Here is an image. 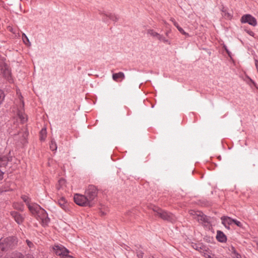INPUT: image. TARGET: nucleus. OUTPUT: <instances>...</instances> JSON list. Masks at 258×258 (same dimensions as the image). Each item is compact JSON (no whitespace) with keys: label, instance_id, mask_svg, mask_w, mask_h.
<instances>
[{"label":"nucleus","instance_id":"1","mask_svg":"<svg viewBox=\"0 0 258 258\" xmlns=\"http://www.w3.org/2000/svg\"><path fill=\"white\" fill-rule=\"evenodd\" d=\"M31 213L36 217L37 219L40 221L43 226H46L50 221L46 211L38 204L30 208Z\"/></svg>","mask_w":258,"mask_h":258},{"label":"nucleus","instance_id":"2","mask_svg":"<svg viewBox=\"0 0 258 258\" xmlns=\"http://www.w3.org/2000/svg\"><path fill=\"white\" fill-rule=\"evenodd\" d=\"M17 244V238L10 236L4 239H0V257L10 249L13 248Z\"/></svg>","mask_w":258,"mask_h":258},{"label":"nucleus","instance_id":"3","mask_svg":"<svg viewBox=\"0 0 258 258\" xmlns=\"http://www.w3.org/2000/svg\"><path fill=\"white\" fill-rule=\"evenodd\" d=\"M153 210L155 213L156 215L158 216L164 220H166L171 223H174L176 221V218L174 215L166 211L163 210L158 207L154 206L153 208Z\"/></svg>","mask_w":258,"mask_h":258},{"label":"nucleus","instance_id":"4","mask_svg":"<svg viewBox=\"0 0 258 258\" xmlns=\"http://www.w3.org/2000/svg\"><path fill=\"white\" fill-rule=\"evenodd\" d=\"M74 199L75 203L81 206L92 207L93 204L90 203L86 195L77 194L75 195Z\"/></svg>","mask_w":258,"mask_h":258},{"label":"nucleus","instance_id":"5","mask_svg":"<svg viewBox=\"0 0 258 258\" xmlns=\"http://www.w3.org/2000/svg\"><path fill=\"white\" fill-rule=\"evenodd\" d=\"M53 250L57 255L60 256L61 257L73 258L72 256L68 255V253H69V250L62 245H54Z\"/></svg>","mask_w":258,"mask_h":258},{"label":"nucleus","instance_id":"6","mask_svg":"<svg viewBox=\"0 0 258 258\" xmlns=\"http://www.w3.org/2000/svg\"><path fill=\"white\" fill-rule=\"evenodd\" d=\"M98 190L96 186L93 185H89L85 191V195L91 203H93V201L96 198Z\"/></svg>","mask_w":258,"mask_h":258},{"label":"nucleus","instance_id":"7","mask_svg":"<svg viewBox=\"0 0 258 258\" xmlns=\"http://www.w3.org/2000/svg\"><path fill=\"white\" fill-rule=\"evenodd\" d=\"M194 218L197 220L200 223L204 224L205 226L207 225L210 222V217L204 214L202 212H198L195 215Z\"/></svg>","mask_w":258,"mask_h":258},{"label":"nucleus","instance_id":"8","mask_svg":"<svg viewBox=\"0 0 258 258\" xmlns=\"http://www.w3.org/2000/svg\"><path fill=\"white\" fill-rule=\"evenodd\" d=\"M240 22L242 23H248L252 26H255L257 25L256 19L249 14H246L242 16L240 19Z\"/></svg>","mask_w":258,"mask_h":258},{"label":"nucleus","instance_id":"9","mask_svg":"<svg viewBox=\"0 0 258 258\" xmlns=\"http://www.w3.org/2000/svg\"><path fill=\"white\" fill-rule=\"evenodd\" d=\"M1 73L3 74L5 78L9 81L11 80V72L9 66L5 63H2L0 64Z\"/></svg>","mask_w":258,"mask_h":258},{"label":"nucleus","instance_id":"10","mask_svg":"<svg viewBox=\"0 0 258 258\" xmlns=\"http://www.w3.org/2000/svg\"><path fill=\"white\" fill-rule=\"evenodd\" d=\"M10 214L18 224L20 225L24 222L25 219L24 216L18 212L12 211L11 212Z\"/></svg>","mask_w":258,"mask_h":258},{"label":"nucleus","instance_id":"11","mask_svg":"<svg viewBox=\"0 0 258 258\" xmlns=\"http://www.w3.org/2000/svg\"><path fill=\"white\" fill-rule=\"evenodd\" d=\"M10 152L8 154L0 155V167H6L9 161L11 160L12 157L9 156Z\"/></svg>","mask_w":258,"mask_h":258},{"label":"nucleus","instance_id":"12","mask_svg":"<svg viewBox=\"0 0 258 258\" xmlns=\"http://www.w3.org/2000/svg\"><path fill=\"white\" fill-rule=\"evenodd\" d=\"M222 221V224L225 226V227L228 229H230V225L233 224L234 219L228 216H222L221 218Z\"/></svg>","mask_w":258,"mask_h":258},{"label":"nucleus","instance_id":"13","mask_svg":"<svg viewBox=\"0 0 258 258\" xmlns=\"http://www.w3.org/2000/svg\"><path fill=\"white\" fill-rule=\"evenodd\" d=\"M192 247L201 253H203L204 251H207V250H209L208 247L202 243H193Z\"/></svg>","mask_w":258,"mask_h":258},{"label":"nucleus","instance_id":"14","mask_svg":"<svg viewBox=\"0 0 258 258\" xmlns=\"http://www.w3.org/2000/svg\"><path fill=\"white\" fill-rule=\"evenodd\" d=\"M24 106V102L23 101H22V108L18 110V112H17L18 116L19 118V119H20V120L22 123L25 122L27 120L26 115L24 112V110H23Z\"/></svg>","mask_w":258,"mask_h":258},{"label":"nucleus","instance_id":"15","mask_svg":"<svg viewBox=\"0 0 258 258\" xmlns=\"http://www.w3.org/2000/svg\"><path fill=\"white\" fill-rule=\"evenodd\" d=\"M125 75L123 72H120L118 73H114L112 75V79L115 82H121L124 79Z\"/></svg>","mask_w":258,"mask_h":258},{"label":"nucleus","instance_id":"16","mask_svg":"<svg viewBox=\"0 0 258 258\" xmlns=\"http://www.w3.org/2000/svg\"><path fill=\"white\" fill-rule=\"evenodd\" d=\"M216 239L218 241L222 243L225 242L227 241L226 236L223 232L220 230L217 231Z\"/></svg>","mask_w":258,"mask_h":258},{"label":"nucleus","instance_id":"17","mask_svg":"<svg viewBox=\"0 0 258 258\" xmlns=\"http://www.w3.org/2000/svg\"><path fill=\"white\" fill-rule=\"evenodd\" d=\"M100 14L101 15L105 16L106 18H108L110 20H112L113 22H117L119 19L118 17L114 14H112L108 13H103L100 12Z\"/></svg>","mask_w":258,"mask_h":258},{"label":"nucleus","instance_id":"18","mask_svg":"<svg viewBox=\"0 0 258 258\" xmlns=\"http://www.w3.org/2000/svg\"><path fill=\"white\" fill-rule=\"evenodd\" d=\"M171 21L173 22L174 25L177 28V29L180 32V33H181L182 34L186 36V37L189 36L188 33L185 32L184 31V30L179 26L178 23L175 21V20L174 19H171Z\"/></svg>","mask_w":258,"mask_h":258},{"label":"nucleus","instance_id":"19","mask_svg":"<svg viewBox=\"0 0 258 258\" xmlns=\"http://www.w3.org/2000/svg\"><path fill=\"white\" fill-rule=\"evenodd\" d=\"M21 198L23 200V201L26 203L29 210L30 208H31V207H32L35 205H37V204L35 203L30 204V199L27 196L23 195L22 196Z\"/></svg>","mask_w":258,"mask_h":258},{"label":"nucleus","instance_id":"20","mask_svg":"<svg viewBox=\"0 0 258 258\" xmlns=\"http://www.w3.org/2000/svg\"><path fill=\"white\" fill-rule=\"evenodd\" d=\"M58 204L60 207L65 211L68 210V204L64 198H61L58 200Z\"/></svg>","mask_w":258,"mask_h":258},{"label":"nucleus","instance_id":"21","mask_svg":"<svg viewBox=\"0 0 258 258\" xmlns=\"http://www.w3.org/2000/svg\"><path fill=\"white\" fill-rule=\"evenodd\" d=\"M156 38L160 42H163L169 45L171 44V41L168 38H166L163 35H161L159 33Z\"/></svg>","mask_w":258,"mask_h":258},{"label":"nucleus","instance_id":"22","mask_svg":"<svg viewBox=\"0 0 258 258\" xmlns=\"http://www.w3.org/2000/svg\"><path fill=\"white\" fill-rule=\"evenodd\" d=\"M13 207L15 209L20 211H23L24 210V205L19 203H13Z\"/></svg>","mask_w":258,"mask_h":258},{"label":"nucleus","instance_id":"23","mask_svg":"<svg viewBox=\"0 0 258 258\" xmlns=\"http://www.w3.org/2000/svg\"><path fill=\"white\" fill-rule=\"evenodd\" d=\"M147 34L154 38H157L159 33L155 31L153 29L147 30Z\"/></svg>","mask_w":258,"mask_h":258},{"label":"nucleus","instance_id":"24","mask_svg":"<svg viewBox=\"0 0 258 258\" xmlns=\"http://www.w3.org/2000/svg\"><path fill=\"white\" fill-rule=\"evenodd\" d=\"M40 139L41 141H43L45 140L46 137V130L45 128H42L40 132Z\"/></svg>","mask_w":258,"mask_h":258},{"label":"nucleus","instance_id":"25","mask_svg":"<svg viewBox=\"0 0 258 258\" xmlns=\"http://www.w3.org/2000/svg\"><path fill=\"white\" fill-rule=\"evenodd\" d=\"M22 39L23 40V42L26 44V45H30L31 43L28 38V37L26 36V35L25 33H23L22 35Z\"/></svg>","mask_w":258,"mask_h":258},{"label":"nucleus","instance_id":"26","mask_svg":"<svg viewBox=\"0 0 258 258\" xmlns=\"http://www.w3.org/2000/svg\"><path fill=\"white\" fill-rule=\"evenodd\" d=\"M50 149L52 151H55L57 149V146L56 142L54 140H51V143L50 144Z\"/></svg>","mask_w":258,"mask_h":258},{"label":"nucleus","instance_id":"27","mask_svg":"<svg viewBox=\"0 0 258 258\" xmlns=\"http://www.w3.org/2000/svg\"><path fill=\"white\" fill-rule=\"evenodd\" d=\"M5 95L3 90L0 89V106L4 101Z\"/></svg>","mask_w":258,"mask_h":258},{"label":"nucleus","instance_id":"28","mask_svg":"<svg viewBox=\"0 0 258 258\" xmlns=\"http://www.w3.org/2000/svg\"><path fill=\"white\" fill-rule=\"evenodd\" d=\"M136 254L138 258H143L144 256V252L139 249H136Z\"/></svg>","mask_w":258,"mask_h":258},{"label":"nucleus","instance_id":"29","mask_svg":"<svg viewBox=\"0 0 258 258\" xmlns=\"http://www.w3.org/2000/svg\"><path fill=\"white\" fill-rule=\"evenodd\" d=\"M26 242L28 246L30 248V249H33L34 248V245L31 241L27 239Z\"/></svg>","mask_w":258,"mask_h":258},{"label":"nucleus","instance_id":"30","mask_svg":"<svg viewBox=\"0 0 258 258\" xmlns=\"http://www.w3.org/2000/svg\"><path fill=\"white\" fill-rule=\"evenodd\" d=\"M234 223L235 225H236L239 227H242V224L239 221H237L235 219H234V221H233V224Z\"/></svg>","mask_w":258,"mask_h":258},{"label":"nucleus","instance_id":"31","mask_svg":"<svg viewBox=\"0 0 258 258\" xmlns=\"http://www.w3.org/2000/svg\"><path fill=\"white\" fill-rule=\"evenodd\" d=\"M202 255L206 258H209V256H212V254H211V253L209 252H208V251L203 252Z\"/></svg>","mask_w":258,"mask_h":258},{"label":"nucleus","instance_id":"32","mask_svg":"<svg viewBox=\"0 0 258 258\" xmlns=\"http://www.w3.org/2000/svg\"><path fill=\"white\" fill-rule=\"evenodd\" d=\"M245 31L249 35L252 36V37H254V33L253 32H252V31H251L250 30H249V29H244Z\"/></svg>","mask_w":258,"mask_h":258},{"label":"nucleus","instance_id":"33","mask_svg":"<svg viewBox=\"0 0 258 258\" xmlns=\"http://www.w3.org/2000/svg\"><path fill=\"white\" fill-rule=\"evenodd\" d=\"M232 258H241V255L237 252H236V253L232 254Z\"/></svg>","mask_w":258,"mask_h":258},{"label":"nucleus","instance_id":"34","mask_svg":"<svg viewBox=\"0 0 258 258\" xmlns=\"http://www.w3.org/2000/svg\"><path fill=\"white\" fill-rule=\"evenodd\" d=\"M229 250L231 252L232 254H233L234 253H236V252H237L236 250L235 247L232 246L230 247V248H229Z\"/></svg>","mask_w":258,"mask_h":258},{"label":"nucleus","instance_id":"35","mask_svg":"<svg viewBox=\"0 0 258 258\" xmlns=\"http://www.w3.org/2000/svg\"><path fill=\"white\" fill-rule=\"evenodd\" d=\"M171 29H169V30H167V31H166V32H165V35H166V36L167 37L169 38V34H170V33H171Z\"/></svg>","mask_w":258,"mask_h":258},{"label":"nucleus","instance_id":"36","mask_svg":"<svg viewBox=\"0 0 258 258\" xmlns=\"http://www.w3.org/2000/svg\"><path fill=\"white\" fill-rule=\"evenodd\" d=\"M4 173L1 170H0V182L3 180L4 178Z\"/></svg>","mask_w":258,"mask_h":258},{"label":"nucleus","instance_id":"37","mask_svg":"<svg viewBox=\"0 0 258 258\" xmlns=\"http://www.w3.org/2000/svg\"><path fill=\"white\" fill-rule=\"evenodd\" d=\"M226 50L227 52L228 53V54L229 55V52L228 50L226 49Z\"/></svg>","mask_w":258,"mask_h":258},{"label":"nucleus","instance_id":"38","mask_svg":"<svg viewBox=\"0 0 258 258\" xmlns=\"http://www.w3.org/2000/svg\"><path fill=\"white\" fill-rule=\"evenodd\" d=\"M63 181V180H59V182H62Z\"/></svg>","mask_w":258,"mask_h":258},{"label":"nucleus","instance_id":"39","mask_svg":"<svg viewBox=\"0 0 258 258\" xmlns=\"http://www.w3.org/2000/svg\"><path fill=\"white\" fill-rule=\"evenodd\" d=\"M103 19L104 21H105V18H103Z\"/></svg>","mask_w":258,"mask_h":258},{"label":"nucleus","instance_id":"40","mask_svg":"<svg viewBox=\"0 0 258 258\" xmlns=\"http://www.w3.org/2000/svg\"><path fill=\"white\" fill-rule=\"evenodd\" d=\"M150 258H154V257H150Z\"/></svg>","mask_w":258,"mask_h":258}]
</instances>
